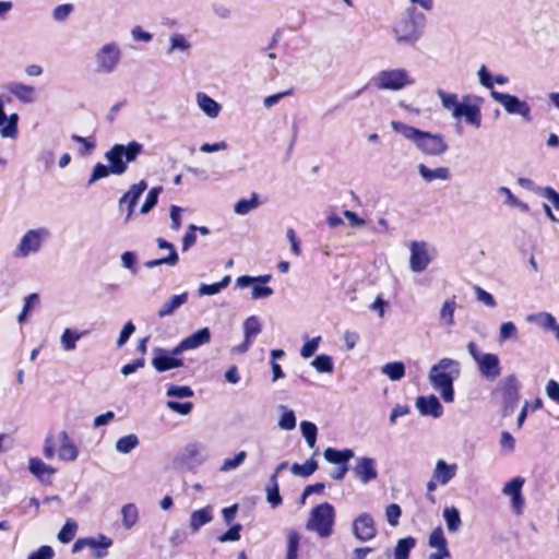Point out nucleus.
<instances>
[{"label":"nucleus","instance_id":"nucleus-1","mask_svg":"<svg viewBox=\"0 0 559 559\" xmlns=\"http://www.w3.org/2000/svg\"><path fill=\"white\" fill-rule=\"evenodd\" d=\"M142 152L143 145L136 141H131L127 145L115 144L105 153V158L109 165L106 166L102 163H97L93 168L88 185H93L108 177L110 174L117 176L123 175L128 169V164L134 162Z\"/></svg>","mask_w":559,"mask_h":559},{"label":"nucleus","instance_id":"nucleus-2","mask_svg":"<svg viewBox=\"0 0 559 559\" xmlns=\"http://www.w3.org/2000/svg\"><path fill=\"white\" fill-rule=\"evenodd\" d=\"M391 128L394 132L409 141L416 150L424 155L441 156L449 148L448 143L441 133L423 131L413 126L395 120L391 121Z\"/></svg>","mask_w":559,"mask_h":559},{"label":"nucleus","instance_id":"nucleus-3","mask_svg":"<svg viewBox=\"0 0 559 559\" xmlns=\"http://www.w3.org/2000/svg\"><path fill=\"white\" fill-rule=\"evenodd\" d=\"M460 376V362L452 358H442L430 368L428 380L432 389L440 394L445 403H453V383Z\"/></svg>","mask_w":559,"mask_h":559},{"label":"nucleus","instance_id":"nucleus-4","mask_svg":"<svg viewBox=\"0 0 559 559\" xmlns=\"http://www.w3.org/2000/svg\"><path fill=\"white\" fill-rule=\"evenodd\" d=\"M477 78L481 86L490 90L491 98L501 105L507 114L520 116L525 122H531L533 120L532 107L526 100H523L515 95L493 90V76L490 74L486 66H481L478 69Z\"/></svg>","mask_w":559,"mask_h":559},{"label":"nucleus","instance_id":"nucleus-5","mask_svg":"<svg viewBox=\"0 0 559 559\" xmlns=\"http://www.w3.org/2000/svg\"><path fill=\"white\" fill-rule=\"evenodd\" d=\"M51 236V230L46 226L25 230L12 250V258L15 260H26L38 255L50 241Z\"/></svg>","mask_w":559,"mask_h":559},{"label":"nucleus","instance_id":"nucleus-6","mask_svg":"<svg viewBox=\"0 0 559 559\" xmlns=\"http://www.w3.org/2000/svg\"><path fill=\"white\" fill-rule=\"evenodd\" d=\"M122 49L117 41L103 44L93 56L94 71L98 75H110L120 66Z\"/></svg>","mask_w":559,"mask_h":559},{"label":"nucleus","instance_id":"nucleus-7","mask_svg":"<svg viewBox=\"0 0 559 559\" xmlns=\"http://www.w3.org/2000/svg\"><path fill=\"white\" fill-rule=\"evenodd\" d=\"M335 522V510L329 502L314 507L306 522V528L314 532L321 538L330 537L333 534Z\"/></svg>","mask_w":559,"mask_h":559},{"label":"nucleus","instance_id":"nucleus-8","mask_svg":"<svg viewBox=\"0 0 559 559\" xmlns=\"http://www.w3.org/2000/svg\"><path fill=\"white\" fill-rule=\"evenodd\" d=\"M371 84L378 90L401 91L415 84V79L406 69L394 68L378 72L371 79Z\"/></svg>","mask_w":559,"mask_h":559},{"label":"nucleus","instance_id":"nucleus-9","mask_svg":"<svg viewBox=\"0 0 559 559\" xmlns=\"http://www.w3.org/2000/svg\"><path fill=\"white\" fill-rule=\"evenodd\" d=\"M467 350L476 362L481 377L493 381L501 374V366L498 355L479 350L478 346L474 342H469L467 344Z\"/></svg>","mask_w":559,"mask_h":559},{"label":"nucleus","instance_id":"nucleus-10","mask_svg":"<svg viewBox=\"0 0 559 559\" xmlns=\"http://www.w3.org/2000/svg\"><path fill=\"white\" fill-rule=\"evenodd\" d=\"M484 99L474 94H465L462 96L460 107L454 112V119L464 118L465 122L476 129L481 127V105Z\"/></svg>","mask_w":559,"mask_h":559},{"label":"nucleus","instance_id":"nucleus-11","mask_svg":"<svg viewBox=\"0 0 559 559\" xmlns=\"http://www.w3.org/2000/svg\"><path fill=\"white\" fill-rule=\"evenodd\" d=\"M395 39L400 44L414 45L421 37V29L409 14L400 19L393 26Z\"/></svg>","mask_w":559,"mask_h":559},{"label":"nucleus","instance_id":"nucleus-12","mask_svg":"<svg viewBox=\"0 0 559 559\" xmlns=\"http://www.w3.org/2000/svg\"><path fill=\"white\" fill-rule=\"evenodd\" d=\"M521 384L514 374L507 376L497 385L495 393L501 395L506 409L513 412L520 400Z\"/></svg>","mask_w":559,"mask_h":559},{"label":"nucleus","instance_id":"nucleus-13","mask_svg":"<svg viewBox=\"0 0 559 559\" xmlns=\"http://www.w3.org/2000/svg\"><path fill=\"white\" fill-rule=\"evenodd\" d=\"M154 354L152 366L158 372H165L185 366L183 359L179 357L182 352H177V345L171 349L157 347L154 349Z\"/></svg>","mask_w":559,"mask_h":559},{"label":"nucleus","instance_id":"nucleus-14","mask_svg":"<svg viewBox=\"0 0 559 559\" xmlns=\"http://www.w3.org/2000/svg\"><path fill=\"white\" fill-rule=\"evenodd\" d=\"M112 546V539L106 535H99L98 537H85L79 538L72 546V552L76 554L84 548H91L94 550V558L103 559L108 555V549Z\"/></svg>","mask_w":559,"mask_h":559},{"label":"nucleus","instance_id":"nucleus-15","mask_svg":"<svg viewBox=\"0 0 559 559\" xmlns=\"http://www.w3.org/2000/svg\"><path fill=\"white\" fill-rule=\"evenodd\" d=\"M270 280L271 275H260L255 277L242 275L236 280V286L238 288H247L251 286V298L254 300L264 299L273 295V289L271 287L262 285L267 283Z\"/></svg>","mask_w":559,"mask_h":559},{"label":"nucleus","instance_id":"nucleus-16","mask_svg":"<svg viewBox=\"0 0 559 559\" xmlns=\"http://www.w3.org/2000/svg\"><path fill=\"white\" fill-rule=\"evenodd\" d=\"M525 484V479L521 476H516L512 478L510 481L506 483L502 488V493L506 497L510 498L511 510L520 515L523 513L525 499L522 493L523 486Z\"/></svg>","mask_w":559,"mask_h":559},{"label":"nucleus","instance_id":"nucleus-17","mask_svg":"<svg viewBox=\"0 0 559 559\" xmlns=\"http://www.w3.org/2000/svg\"><path fill=\"white\" fill-rule=\"evenodd\" d=\"M158 252H160V257L154 260H148L144 263L145 267L154 269L159 265H168L175 266L179 262V255L176 251V248L173 243L165 240L164 238L156 239Z\"/></svg>","mask_w":559,"mask_h":559},{"label":"nucleus","instance_id":"nucleus-18","mask_svg":"<svg viewBox=\"0 0 559 559\" xmlns=\"http://www.w3.org/2000/svg\"><path fill=\"white\" fill-rule=\"evenodd\" d=\"M409 267L413 272L419 273L427 269L431 262L428 245L424 241H413L409 247Z\"/></svg>","mask_w":559,"mask_h":559},{"label":"nucleus","instance_id":"nucleus-19","mask_svg":"<svg viewBox=\"0 0 559 559\" xmlns=\"http://www.w3.org/2000/svg\"><path fill=\"white\" fill-rule=\"evenodd\" d=\"M353 533L361 542L371 540L377 535V528L369 513H361L353 522Z\"/></svg>","mask_w":559,"mask_h":559},{"label":"nucleus","instance_id":"nucleus-20","mask_svg":"<svg viewBox=\"0 0 559 559\" xmlns=\"http://www.w3.org/2000/svg\"><path fill=\"white\" fill-rule=\"evenodd\" d=\"M180 460L189 467L199 466L207 460L206 448L199 442L188 443L180 453Z\"/></svg>","mask_w":559,"mask_h":559},{"label":"nucleus","instance_id":"nucleus-21","mask_svg":"<svg viewBox=\"0 0 559 559\" xmlns=\"http://www.w3.org/2000/svg\"><path fill=\"white\" fill-rule=\"evenodd\" d=\"M518 183L523 189L532 191L550 201L555 210L559 212V193L554 188L538 186L532 179L524 177L519 178Z\"/></svg>","mask_w":559,"mask_h":559},{"label":"nucleus","instance_id":"nucleus-22","mask_svg":"<svg viewBox=\"0 0 559 559\" xmlns=\"http://www.w3.org/2000/svg\"><path fill=\"white\" fill-rule=\"evenodd\" d=\"M211 342V331L209 328H203L191 335H188L187 337L182 338L177 344V352H187V350H193L197 349L203 345H206Z\"/></svg>","mask_w":559,"mask_h":559},{"label":"nucleus","instance_id":"nucleus-23","mask_svg":"<svg viewBox=\"0 0 559 559\" xmlns=\"http://www.w3.org/2000/svg\"><path fill=\"white\" fill-rule=\"evenodd\" d=\"M4 102L2 96H0V134L5 139H16L19 134L17 122L19 115L11 114L7 116L4 112Z\"/></svg>","mask_w":559,"mask_h":559},{"label":"nucleus","instance_id":"nucleus-24","mask_svg":"<svg viewBox=\"0 0 559 559\" xmlns=\"http://www.w3.org/2000/svg\"><path fill=\"white\" fill-rule=\"evenodd\" d=\"M354 473L362 484L376 479L378 477L376 460L367 456L359 457L354 467Z\"/></svg>","mask_w":559,"mask_h":559},{"label":"nucleus","instance_id":"nucleus-25","mask_svg":"<svg viewBox=\"0 0 559 559\" xmlns=\"http://www.w3.org/2000/svg\"><path fill=\"white\" fill-rule=\"evenodd\" d=\"M416 407L423 416L440 418L443 414V406L433 394L417 397Z\"/></svg>","mask_w":559,"mask_h":559},{"label":"nucleus","instance_id":"nucleus-26","mask_svg":"<svg viewBox=\"0 0 559 559\" xmlns=\"http://www.w3.org/2000/svg\"><path fill=\"white\" fill-rule=\"evenodd\" d=\"M59 449L58 457L64 462H73L79 456V449L70 438L69 433L64 430L58 433Z\"/></svg>","mask_w":559,"mask_h":559},{"label":"nucleus","instance_id":"nucleus-27","mask_svg":"<svg viewBox=\"0 0 559 559\" xmlns=\"http://www.w3.org/2000/svg\"><path fill=\"white\" fill-rule=\"evenodd\" d=\"M5 90L24 104H32L36 100V90L34 86L11 82L5 85Z\"/></svg>","mask_w":559,"mask_h":559},{"label":"nucleus","instance_id":"nucleus-28","mask_svg":"<svg viewBox=\"0 0 559 559\" xmlns=\"http://www.w3.org/2000/svg\"><path fill=\"white\" fill-rule=\"evenodd\" d=\"M214 518V509L212 506H206L202 509L194 510L189 519V528L192 534H195L200 528L210 522Z\"/></svg>","mask_w":559,"mask_h":559},{"label":"nucleus","instance_id":"nucleus-29","mask_svg":"<svg viewBox=\"0 0 559 559\" xmlns=\"http://www.w3.org/2000/svg\"><path fill=\"white\" fill-rule=\"evenodd\" d=\"M457 473V464H449L444 460H438L436 462L432 475L435 479L439 481L440 486L448 485Z\"/></svg>","mask_w":559,"mask_h":559},{"label":"nucleus","instance_id":"nucleus-30","mask_svg":"<svg viewBox=\"0 0 559 559\" xmlns=\"http://www.w3.org/2000/svg\"><path fill=\"white\" fill-rule=\"evenodd\" d=\"M28 469L36 478L43 483L48 481L50 477L56 473V469L52 466L46 464L38 457H31L28 460Z\"/></svg>","mask_w":559,"mask_h":559},{"label":"nucleus","instance_id":"nucleus-31","mask_svg":"<svg viewBox=\"0 0 559 559\" xmlns=\"http://www.w3.org/2000/svg\"><path fill=\"white\" fill-rule=\"evenodd\" d=\"M418 174L426 182H432L435 180L447 181L451 178V171L448 167H438L430 169L425 164H418Z\"/></svg>","mask_w":559,"mask_h":559},{"label":"nucleus","instance_id":"nucleus-32","mask_svg":"<svg viewBox=\"0 0 559 559\" xmlns=\"http://www.w3.org/2000/svg\"><path fill=\"white\" fill-rule=\"evenodd\" d=\"M169 45L166 49V53L171 56L176 52L189 53L192 48V44L189 38L181 33H173L169 36Z\"/></svg>","mask_w":559,"mask_h":559},{"label":"nucleus","instance_id":"nucleus-33","mask_svg":"<svg viewBox=\"0 0 559 559\" xmlns=\"http://www.w3.org/2000/svg\"><path fill=\"white\" fill-rule=\"evenodd\" d=\"M197 104L199 108L209 117V118H216L218 117L222 106L214 100L212 97H210L207 94L203 92H199L195 96Z\"/></svg>","mask_w":559,"mask_h":559},{"label":"nucleus","instance_id":"nucleus-34","mask_svg":"<svg viewBox=\"0 0 559 559\" xmlns=\"http://www.w3.org/2000/svg\"><path fill=\"white\" fill-rule=\"evenodd\" d=\"M121 516V525L126 530L133 528L140 520L139 508L135 503L129 502L121 507L120 509Z\"/></svg>","mask_w":559,"mask_h":559},{"label":"nucleus","instance_id":"nucleus-35","mask_svg":"<svg viewBox=\"0 0 559 559\" xmlns=\"http://www.w3.org/2000/svg\"><path fill=\"white\" fill-rule=\"evenodd\" d=\"M85 335L84 331L67 328L60 335V346L64 352H72L76 348V343Z\"/></svg>","mask_w":559,"mask_h":559},{"label":"nucleus","instance_id":"nucleus-36","mask_svg":"<svg viewBox=\"0 0 559 559\" xmlns=\"http://www.w3.org/2000/svg\"><path fill=\"white\" fill-rule=\"evenodd\" d=\"M188 300V293H182L180 295H173L169 299H167L158 309V317L165 318L171 316L178 308L185 305Z\"/></svg>","mask_w":559,"mask_h":559},{"label":"nucleus","instance_id":"nucleus-37","mask_svg":"<svg viewBox=\"0 0 559 559\" xmlns=\"http://www.w3.org/2000/svg\"><path fill=\"white\" fill-rule=\"evenodd\" d=\"M147 189V182L145 180H141L138 183L132 185L129 190L120 198L119 206L123 207L126 203H130V205H135L143 194V192Z\"/></svg>","mask_w":559,"mask_h":559},{"label":"nucleus","instance_id":"nucleus-38","mask_svg":"<svg viewBox=\"0 0 559 559\" xmlns=\"http://www.w3.org/2000/svg\"><path fill=\"white\" fill-rule=\"evenodd\" d=\"M323 455L329 463L342 466L347 465L346 463L354 457V451L352 449L336 450L328 448Z\"/></svg>","mask_w":559,"mask_h":559},{"label":"nucleus","instance_id":"nucleus-39","mask_svg":"<svg viewBox=\"0 0 559 559\" xmlns=\"http://www.w3.org/2000/svg\"><path fill=\"white\" fill-rule=\"evenodd\" d=\"M456 301L454 298L447 299L439 313L440 325L451 328L454 324V312L456 309Z\"/></svg>","mask_w":559,"mask_h":559},{"label":"nucleus","instance_id":"nucleus-40","mask_svg":"<svg viewBox=\"0 0 559 559\" xmlns=\"http://www.w3.org/2000/svg\"><path fill=\"white\" fill-rule=\"evenodd\" d=\"M527 322L536 323L539 328L551 331L557 323L556 318L549 312H538L528 314L526 317Z\"/></svg>","mask_w":559,"mask_h":559},{"label":"nucleus","instance_id":"nucleus-41","mask_svg":"<svg viewBox=\"0 0 559 559\" xmlns=\"http://www.w3.org/2000/svg\"><path fill=\"white\" fill-rule=\"evenodd\" d=\"M437 95L441 102L442 107L451 112V116L454 117V112L457 111L460 107L461 100L459 99L457 94L448 93L441 88L437 91Z\"/></svg>","mask_w":559,"mask_h":559},{"label":"nucleus","instance_id":"nucleus-42","mask_svg":"<svg viewBox=\"0 0 559 559\" xmlns=\"http://www.w3.org/2000/svg\"><path fill=\"white\" fill-rule=\"evenodd\" d=\"M381 372L391 381H400L405 376V365L402 361H392L381 367Z\"/></svg>","mask_w":559,"mask_h":559},{"label":"nucleus","instance_id":"nucleus-43","mask_svg":"<svg viewBox=\"0 0 559 559\" xmlns=\"http://www.w3.org/2000/svg\"><path fill=\"white\" fill-rule=\"evenodd\" d=\"M140 444V440L136 435L130 433L119 438L116 441L115 449L118 453L129 454L131 453L138 445Z\"/></svg>","mask_w":559,"mask_h":559},{"label":"nucleus","instance_id":"nucleus-44","mask_svg":"<svg viewBox=\"0 0 559 559\" xmlns=\"http://www.w3.org/2000/svg\"><path fill=\"white\" fill-rule=\"evenodd\" d=\"M262 324L260 319L257 316H250L243 322V334L245 338L248 341H253L261 333Z\"/></svg>","mask_w":559,"mask_h":559},{"label":"nucleus","instance_id":"nucleus-45","mask_svg":"<svg viewBox=\"0 0 559 559\" xmlns=\"http://www.w3.org/2000/svg\"><path fill=\"white\" fill-rule=\"evenodd\" d=\"M443 519L447 524V528L451 533H455L462 525L460 512L455 507H448L443 510Z\"/></svg>","mask_w":559,"mask_h":559},{"label":"nucleus","instance_id":"nucleus-46","mask_svg":"<svg viewBox=\"0 0 559 559\" xmlns=\"http://www.w3.org/2000/svg\"><path fill=\"white\" fill-rule=\"evenodd\" d=\"M260 201L255 192L251 193L250 199H240L234 206V211L238 215H247L251 211L259 207Z\"/></svg>","mask_w":559,"mask_h":559},{"label":"nucleus","instance_id":"nucleus-47","mask_svg":"<svg viewBox=\"0 0 559 559\" xmlns=\"http://www.w3.org/2000/svg\"><path fill=\"white\" fill-rule=\"evenodd\" d=\"M498 193L501 194V195H504L506 200H504V204L509 205V206H513V207H516L519 209L521 212L523 213H528L530 212V206L527 203L519 200L513 193L512 191L507 188V187H500L498 189Z\"/></svg>","mask_w":559,"mask_h":559},{"label":"nucleus","instance_id":"nucleus-48","mask_svg":"<svg viewBox=\"0 0 559 559\" xmlns=\"http://www.w3.org/2000/svg\"><path fill=\"white\" fill-rule=\"evenodd\" d=\"M78 527V523L74 520L68 519L58 533V540L62 544L70 543L75 537Z\"/></svg>","mask_w":559,"mask_h":559},{"label":"nucleus","instance_id":"nucleus-49","mask_svg":"<svg viewBox=\"0 0 559 559\" xmlns=\"http://www.w3.org/2000/svg\"><path fill=\"white\" fill-rule=\"evenodd\" d=\"M415 545L416 539L414 537L400 539L394 549V559H408L409 551L415 547Z\"/></svg>","mask_w":559,"mask_h":559},{"label":"nucleus","instance_id":"nucleus-50","mask_svg":"<svg viewBox=\"0 0 559 559\" xmlns=\"http://www.w3.org/2000/svg\"><path fill=\"white\" fill-rule=\"evenodd\" d=\"M193 395H194L193 390L190 386H188V385L170 384V385H168L167 391H166V396L169 400H174V399H179V400L190 399Z\"/></svg>","mask_w":559,"mask_h":559},{"label":"nucleus","instance_id":"nucleus-51","mask_svg":"<svg viewBox=\"0 0 559 559\" xmlns=\"http://www.w3.org/2000/svg\"><path fill=\"white\" fill-rule=\"evenodd\" d=\"M230 283V276H225L221 282L218 283H214V284H201L199 289H198V293L200 296H204V295H209V296H212V295H216L218 294L222 289H224L225 287L228 286V284Z\"/></svg>","mask_w":559,"mask_h":559},{"label":"nucleus","instance_id":"nucleus-52","mask_svg":"<svg viewBox=\"0 0 559 559\" xmlns=\"http://www.w3.org/2000/svg\"><path fill=\"white\" fill-rule=\"evenodd\" d=\"M300 536L295 530L287 532V552L285 559H298Z\"/></svg>","mask_w":559,"mask_h":559},{"label":"nucleus","instance_id":"nucleus-53","mask_svg":"<svg viewBox=\"0 0 559 559\" xmlns=\"http://www.w3.org/2000/svg\"><path fill=\"white\" fill-rule=\"evenodd\" d=\"M300 430H301L302 437L305 438L308 447L310 449H313L316 447V442H317V433H318L317 426L313 423L304 420L300 423Z\"/></svg>","mask_w":559,"mask_h":559},{"label":"nucleus","instance_id":"nucleus-54","mask_svg":"<svg viewBox=\"0 0 559 559\" xmlns=\"http://www.w3.org/2000/svg\"><path fill=\"white\" fill-rule=\"evenodd\" d=\"M311 366L318 371V372H326L332 373L334 370V364L333 359L329 355H319L317 356L312 362Z\"/></svg>","mask_w":559,"mask_h":559},{"label":"nucleus","instance_id":"nucleus-55","mask_svg":"<svg viewBox=\"0 0 559 559\" xmlns=\"http://www.w3.org/2000/svg\"><path fill=\"white\" fill-rule=\"evenodd\" d=\"M280 411H282L281 418L278 420V427L283 430H293L296 427V416L292 409H288L286 406H280Z\"/></svg>","mask_w":559,"mask_h":559},{"label":"nucleus","instance_id":"nucleus-56","mask_svg":"<svg viewBox=\"0 0 559 559\" xmlns=\"http://www.w3.org/2000/svg\"><path fill=\"white\" fill-rule=\"evenodd\" d=\"M318 468V464L313 460H308L305 464H293L290 471L296 476L308 477Z\"/></svg>","mask_w":559,"mask_h":559},{"label":"nucleus","instance_id":"nucleus-57","mask_svg":"<svg viewBox=\"0 0 559 559\" xmlns=\"http://www.w3.org/2000/svg\"><path fill=\"white\" fill-rule=\"evenodd\" d=\"M162 191V187H154L148 191L145 201L141 206V214H147L157 204L158 195L160 194Z\"/></svg>","mask_w":559,"mask_h":559},{"label":"nucleus","instance_id":"nucleus-58","mask_svg":"<svg viewBox=\"0 0 559 559\" xmlns=\"http://www.w3.org/2000/svg\"><path fill=\"white\" fill-rule=\"evenodd\" d=\"M267 501L272 508H276L282 503V497L280 495L278 481L275 477H270V486L266 488Z\"/></svg>","mask_w":559,"mask_h":559},{"label":"nucleus","instance_id":"nucleus-59","mask_svg":"<svg viewBox=\"0 0 559 559\" xmlns=\"http://www.w3.org/2000/svg\"><path fill=\"white\" fill-rule=\"evenodd\" d=\"M516 337H518V328L513 322H511V321L503 322L500 325V329H499V342L500 343H504L509 340H514Z\"/></svg>","mask_w":559,"mask_h":559},{"label":"nucleus","instance_id":"nucleus-60","mask_svg":"<svg viewBox=\"0 0 559 559\" xmlns=\"http://www.w3.org/2000/svg\"><path fill=\"white\" fill-rule=\"evenodd\" d=\"M429 546L435 549L448 548V542L441 527H436L429 535Z\"/></svg>","mask_w":559,"mask_h":559},{"label":"nucleus","instance_id":"nucleus-61","mask_svg":"<svg viewBox=\"0 0 559 559\" xmlns=\"http://www.w3.org/2000/svg\"><path fill=\"white\" fill-rule=\"evenodd\" d=\"M247 453L245 451L238 452L234 457L224 460L221 471L230 472L239 467L246 460Z\"/></svg>","mask_w":559,"mask_h":559},{"label":"nucleus","instance_id":"nucleus-62","mask_svg":"<svg viewBox=\"0 0 559 559\" xmlns=\"http://www.w3.org/2000/svg\"><path fill=\"white\" fill-rule=\"evenodd\" d=\"M166 406L177 413V414H180V415H189L192 409H193V403L191 402H177V401H174V400H168L167 403H166Z\"/></svg>","mask_w":559,"mask_h":559},{"label":"nucleus","instance_id":"nucleus-63","mask_svg":"<svg viewBox=\"0 0 559 559\" xmlns=\"http://www.w3.org/2000/svg\"><path fill=\"white\" fill-rule=\"evenodd\" d=\"M74 7L71 3H64L56 7L52 11V17L57 22L66 21L73 12Z\"/></svg>","mask_w":559,"mask_h":559},{"label":"nucleus","instance_id":"nucleus-64","mask_svg":"<svg viewBox=\"0 0 559 559\" xmlns=\"http://www.w3.org/2000/svg\"><path fill=\"white\" fill-rule=\"evenodd\" d=\"M55 551L48 545L40 546L37 550L31 552L26 559H52Z\"/></svg>","mask_w":559,"mask_h":559}]
</instances>
